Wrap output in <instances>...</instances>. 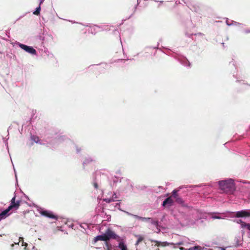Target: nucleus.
I'll return each mask as SVG.
<instances>
[{
    "label": "nucleus",
    "instance_id": "1",
    "mask_svg": "<svg viewBox=\"0 0 250 250\" xmlns=\"http://www.w3.org/2000/svg\"><path fill=\"white\" fill-rule=\"evenodd\" d=\"M120 237L117 234L115 233L113 230L110 229H107L105 231V233L99 235L94 238V243L97 242L98 241H104L105 243H108L110 239L118 240Z\"/></svg>",
    "mask_w": 250,
    "mask_h": 250
},
{
    "label": "nucleus",
    "instance_id": "2",
    "mask_svg": "<svg viewBox=\"0 0 250 250\" xmlns=\"http://www.w3.org/2000/svg\"><path fill=\"white\" fill-rule=\"evenodd\" d=\"M20 206V201H16V197L15 196L11 199L10 205L8 206L7 209L2 211V212L0 213V221L5 217H7L11 214L9 213L10 210L16 211L19 208Z\"/></svg>",
    "mask_w": 250,
    "mask_h": 250
},
{
    "label": "nucleus",
    "instance_id": "3",
    "mask_svg": "<svg viewBox=\"0 0 250 250\" xmlns=\"http://www.w3.org/2000/svg\"><path fill=\"white\" fill-rule=\"evenodd\" d=\"M219 186L221 190L227 193H231L234 190V183L232 179L219 181Z\"/></svg>",
    "mask_w": 250,
    "mask_h": 250
},
{
    "label": "nucleus",
    "instance_id": "4",
    "mask_svg": "<svg viewBox=\"0 0 250 250\" xmlns=\"http://www.w3.org/2000/svg\"><path fill=\"white\" fill-rule=\"evenodd\" d=\"M235 217H250V210H242L235 212Z\"/></svg>",
    "mask_w": 250,
    "mask_h": 250
},
{
    "label": "nucleus",
    "instance_id": "5",
    "mask_svg": "<svg viewBox=\"0 0 250 250\" xmlns=\"http://www.w3.org/2000/svg\"><path fill=\"white\" fill-rule=\"evenodd\" d=\"M40 213H41L42 215L47 217L48 218H52V219H55V220L57 219V217H56V215H54L52 212H50L49 211H47V210L41 211V212H40Z\"/></svg>",
    "mask_w": 250,
    "mask_h": 250
},
{
    "label": "nucleus",
    "instance_id": "6",
    "mask_svg": "<svg viewBox=\"0 0 250 250\" xmlns=\"http://www.w3.org/2000/svg\"><path fill=\"white\" fill-rule=\"evenodd\" d=\"M173 205V199H172L171 197H169L167 198V199L163 201V203H162V206L166 207H171Z\"/></svg>",
    "mask_w": 250,
    "mask_h": 250
},
{
    "label": "nucleus",
    "instance_id": "7",
    "mask_svg": "<svg viewBox=\"0 0 250 250\" xmlns=\"http://www.w3.org/2000/svg\"><path fill=\"white\" fill-rule=\"evenodd\" d=\"M129 215L132 216V217H133L134 218H135L138 220L142 221L143 222H146V221H148L149 220L151 221V220H153L150 217H140L137 215L132 214H129Z\"/></svg>",
    "mask_w": 250,
    "mask_h": 250
},
{
    "label": "nucleus",
    "instance_id": "8",
    "mask_svg": "<svg viewBox=\"0 0 250 250\" xmlns=\"http://www.w3.org/2000/svg\"><path fill=\"white\" fill-rule=\"evenodd\" d=\"M152 241H153L154 243H156V246L157 247L161 246V247H164L167 246L169 245H173V243L169 244L167 242H161L157 241L156 240H153Z\"/></svg>",
    "mask_w": 250,
    "mask_h": 250
},
{
    "label": "nucleus",
    "instance_id": "9",
    "mask_svg": "<svg viewBox=\"0 0 250 250\" xmlns=\"http://www.w3.org/2000/svg\"><path fill=\"white\" fill-rule=\"evenodd\" d=\"M239 223L241 224V228L246 229L250 231V224H246L241 220L239 221Z\"/></svg>",
    "mask_w": 250,
    "mask_h": 250
},
{
    "label": "nucleus",
    "instance_id": "10",
    "mask_svg": "<svg viewBox=\"0 0 250 250\" xmlns=\"http://www.w3.org/2000/svg\"><path fill=\"white\" fill-rule=\"evenodd\" d=\"M19 46H20V48H22V49L24 50L26 52L28 53H31V48L30 46H28L22 44H19Z\"/></svg>",
    "mask_w": 250,
    "mask_h": 250
},
{
    "label": "nucleus",
    "instance_id": "11",
    "mask_svg": "<svg viewBox=\"0 0 250 250\" xmlns=\"http://www.w3.org/2000/svg\"><path fill=\"white\" fill-rule=\"evenodd\" d=\"M172 198H174V199H175V201H176V203L182 205V206L183 207L185 206V202H184V201L181 197H172Z\"/></svg>",
    "mask_w": 250,
    "mask_h": 250
},
{
    "label": "nucleus",
    "instance_id": "12",
    "mask_svg": "<svg viewBox=\"0 0 250 250\" xmlns=\"http://www.w3.org/2000/svg\"><path fill=\"white\" fill-rule=\"evenodd\" d=\"M151 224L153 225L154 226L156 227V230H157V231H156V232H157V233L159 232L160 231V229L159 228V222H158L157 220H151Z\"/></svg>",
    "mask_w": 250,
    "mask_h": 250
},
{
    "label": "nucleus",
    "instance_id": "13",
    "mask_svg": "<svg viewBox=\"0 0 250 250\" xmlns=\"http://www.w3.org/2000/svg\"><path fill=\"white\" fill-rule=\"evenodd\" d=\"M136 237L137 238V242L135 243V245L137 246L140 244V243L142 242L144 240V237L142 235H136Z\"/></svg>",
    "mask_w": 250,
    "mask_h": 250
},
{
    "label": "nucleus",
    "instance_id": "14",
    "mask_svg": "<svg viewBox=\"0 0 250 250\" xmlns=\"http://www.w3.org/2000/svg\"><path fill=\"white\" fill-rule=\"evenodd\" d=\"M118 248H119L121 250H127L126 246L124 244L123 242L119 243V244H118Z\"/></svg>",
    "mask_w": 250,
    "mask_h": 250
},
{
    "label": "nucleus",
    "instance_id": "15",
    "mask_svg": "<svg viewBox=\"0 0 250 250\" xmlns=\"http://www.w3.org/2000/svg\"><path fill=\"white\" fill-rule=\"evenodd\" d=\"M188 250H201V247L199 246H195L192 247H190Z\"/></svg>",
    "mask_w": 250,
    "mask_h": 250
},
{
    "label": "nucleus",
    "instance_id": "16",
    "mask_svg": "<svg viewBox=\"0 0 250 250\" xmlns=\"http://www.w3.org/2000/svg\"><path fill=\"white\" fill-rule=\"evenodd\" d=\"M105 250H111V245L109 244L108 242L105 243Z\"/></svg>",
    "mask_w": 250,
    "mask_h": 250
},
{
    "label": "nucleus",
    "instance_id": "17",
    "mask_svg": "<svg viewBox=\"0 0 250 250\" xmlns=\"http://www.w3.org/2000/svg\"><path fill=\"white\" fill-rule=\"evenodd\" d=\"M39 5H41L40 3H39ZM41 10V7L39 6V7H37L36 10L35 11L33 12V14L36 15H39L40 14V11Z\"/></svg>",
    "mask_w": 250,
    "mask_h": 250
},
{
    "label": "nucleus",
    "instance_id": "18",
    "mask_svg": "<svg viewBox=\"0 0 250 250\" xmlns=\"http://www.w3.org/2000/svg\"><path fill=\"white\" fill-rule=\"evenodd\" d=\"M170 197H171V198L179 197V196L177 194V190L174 189V190L172 191V192H171V196Z\"/></svg>",
    "mask_w": 250,
    "mask_h": 250
},
{
    "label": "nucleus",
    "instance_id": "19",
    "mask_svg": "<svg viewBox=\"0 0 250 250\" xmlns=\"http://www.w3.org/2000/svg\"><path fill=\"white\" fill-rule=\"evenodd\" d=\"M32 140H33V142L38 143L40 141L39 138L37 136H33V138H32Z\"/></svg>",
    "mask_w": 250,
    "mask_h": 250
},
{
    "label": "nucleus",
    "instance_id": "20",
    "mask_svg": "<svg viewBox=\"0 0 250 250\" xmlns=\"http://www.w3.org/2000/svg\"><path fill=\"white\" fill-rule=\"evenodd\" d=\"M19 242H22V246L26 247L27 244L23 242V238L22 237H19Z\"/></svg>",
    "mask_w": 250,
    "mask_h": 250
},
{
    "label": "nucleus",
    "instance_id": "21",
    "mask_svg": "<svg viewBox=\"0 0 250 250\" xmlns=\"http://www.w3.org/2000/svg\"><path fill=\"white\" fill-rule=\"evenodd\" d=\"M106 203H109L110 202H114L115 200L114 199H106L104 200Z\"/></svg>",
    "mask_w": 250,
    "mask_h": 250
},
{
    "label": "nucleus",
    "instance_id": "22",
    "mask_svg": "<svg viewBox=\"0 0 250 250\" xmlns=\"http://www.w3.org/2000/svg\"><path fill=\"white\" fill-rule=\"evenodd\" d=\"M93 187H94V188L96 189L98 188V185H97V183H93Z\"/></svg>",
    "mask_w": 250,
    "mask_h": 250
},
{
    "label": "nucleus",
    "instance_id": "23",
    "mask_svg": "<svg viewBox=\"0 0 250 250\" xmlns=\"http://www.w3.org/2000/svg\"><path fill=\"white\" fill-rule=\"evenodd\" d=\"M32 54H33V55H35L36 54V50L33 49V48H32Z\"/></svg>",
    "mask_w": 250,
    "mask_h": 250
},
{
    "label": "nucleus",
    "instance_id": "24",
    "mask_svg": "<svg viewBox=\"0 0 250 250\" xmlns=\"http://www.w3.org/2000/svg\"><path fill=\"white\" fill-rule=\"evenodd\" d=\"M213 219H220V217L218 216H212Z\"/></svg>",
    "mask_w": 250,
    "mask_h": 250
},
{
    "label": "nucleus",
    "instance_id": "25",
    "mask_svg": "<svg viewBox=\"0 0 250 250\" xmlns=\"http://www.w3.org/2000/svg\"><path fill=\"white\" fill-rule=\"evenodd\" d=\"M176 245H178V246H181L183 245V242H179L178 243H176Z\"/></svg>",
    "mask_w": 250,
    "mask_h": 250
},
{
    "label": "nucleus",
    "instance_id": "26",
    "mask_svg": "<svg viewBox=\"0 0 250 250\" xmlns=\"http://www.w3.org/2000/svg\"><path fill=\"white\" fill-rule=\"evenodd\" d=\"M116 195H115V194H113V195H112V198H111V199H116Z\"/></svg>",
    "mask_w": 250,
    "mask_h": 250
},
{
    "label": "nucleus",
    "instance_id": "27",
    "mask_svg": "<svg viewBox=\"0 0 250 250\" xmlns=\"http://www.w3.org/2000/svg\"><path fill=\"white\" fill-rule=\"evenodd\" d=\"M179 249H180V250H187V249H186L183 247H180V248H179Z\"/></svg>",
    "mask_w": 250,
    "mask_h": 250
},
{
    "label": "nucleus",
    "instance_id": "28",
    "mask_svg": "<svg viewBox=\"0 0 250 250\" xmlns=\"http://www.w3.org/2000/svg\"><path fill=\"white\" fill-rule=\"evenodd\" d=\"M43 1H44V0H40V4H42Z\"/></svg>",
    "mask_w": 250,
    "mask_h": 250
},
{
    "label": "nucleus",
    "instance_id": "29",
    "mask_svg": "<svg viewBox=\"0 0 250 250\" xmlns=\"http://www.w3.org/2000/svg\"><path fill=\"white\" fill-rule=\"evenodd\" d=\"M246 33H249L250 32V30H246Z\"/></svg>",
    "mask_w": 250,
    "mask_h": 250
},
{
    "label": "nucleus",
    "instance_id": "30",
    "mask_svg": "<svg viewBox=\"0 0 250 250\" xmlns=\"http://www.w3.org/2000/svg\"><path fill=\"white\" fill-rule=\"evenodd\" d=\"M156 250H159V249H156Z\"/></svg>",
    "mask_w": 250,
    "mask_h": 250
}]
</instances>
